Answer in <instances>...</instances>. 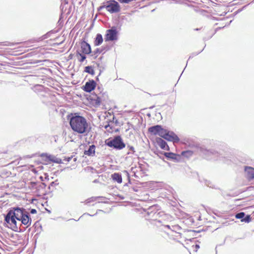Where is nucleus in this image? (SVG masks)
<instances>
[{
  "mask_svg": "<svg viewBox=\"0 0 254 254\" xmlns=\"http://www.w3.org/2000/svg\"><path fill=\"white\" fill-rule=\"evenodd\" d=\"M112 178L113 180L117 181L118 183H121L122 182V176L119 173H114L112 175Z\"/></svg>",
  "mask_w": 254,
  "mask_h": 254,
  "instance_id": "nucleus-17",
  "label": "nucleus"
},
{
  "mask_svg": "<svg viewBox=\"0 0 254 254\" xmlns=\"http://www.w3.org/2000/svg\"><path fill=\"white\" fill-rule=\"evenodd\" d=\"M77 55L80 57V59H78L80 62H83L86 59L85 56L81 53H78Z\"/></svg>",
  "mask_w": 254,
  "mask_h": 254,
  "instance_id": "nucleus-20",
  "label": "nucleus"
},
{
  "mask_svg": "<svg viewBox=\"0 0 254 254\" xmlns=\"http://www.w3.org/2000/svg\"><path fill=\"white\" fill-rule=\"evenodd\" d=\"M192 153L190 151H183L182 153V154L184 156H187V154H189V155H191Z\"/></svg>",
  "mask_w": 254,
  "mask_h": 254,
  "instance_id": "nucleus-23",
  "label": "nucleus"
},
{
  "mask_svg": "<svg viewBox=\"0 0 254 254\" xmlns=\"http://www.w3.org/2000/svg\"><path fill=\"white\" fill-rule=\"evenodd\" d=\"M157 141L159 144L160 147L163 149H166L168 146L167 145L166 142L163 140L162 138H159L157 139Z\"/></svg>",
  "mask_w": 254,
  "mask_h": 254,
  "instance_id": "nucleus-15",
  "label": "nucleus"
},
{
  "mask_svg": "<svg viewBox=\"0 0 254 254\" xmlns=\"http://www.w3.org/2000/svg\"><path fill=\"white\" fill-rule=\"evenodd\" d=\"M103 42V38L100 34H98L94 42L95 45L98 46L101 45Z\"/></svg>",
  "mask_w": 254,
  "mask_h": 254,
  "instance_id": "nucleus-16",
  "label": "nucleus"
},
{
  "mask_svg": "<svg viewBox=\"0 0 254 254\" xmlns=\"http://www.w3.org/2000/svg\"><path fill=\"white\" fill-rule=\"evenodd\" d=\"M164 139L174 142H178L179 140V137L173 132L168 131L164 137Z\"/></svg>",
  "mask_w": 254,
  "mask_h": 254,
  "instance_id": "nucleus-7",
  "label": "nucleus"
},
{
  "mask_svg": "<svg viewBox=\"0 0 254 254\" xmlns=\"http://www.w3.org/2000/svg\"><path fill=\"white\" fill-rule=\"evenodd\" d=\"M246 177L250 180L254 178V168L251 167H246L245 169Z\"/></svg>",
  "mask_w": 254,
  "mask_h": 254,
  "instance_id": "nucleus-11",
  "label": "nucleus"
},
{
  "mask_svg": "<svg viewBox=\"0 0 254 254\" xmlns=\"http://www.w3.org/2000/svg\"><path fill=\"white\" fill-rule=\"evenodd\" d=\"M32 214H35L37 213V210L35 209H32L30 211Z\"/></svg>",
  "mask_w": 254,
  "mask_h": 254,
  "instance_id": "nucleus-26",
  "label": "nucleus"
},
{
  "mask_svg": "<svg viewBox=\"0 0 254 254\" xmlns=\"http://www.w3.org/2000/svg\"><path fill=\"white\" fill-rule=\"evenodd\" d=\"M167 132L168 131L167 130L161 127L159 131L158 135L164 138Z\"/></svg>",
  "mask_w": 254,
  "mask_h": 254,
  "instance_id": "nucleus-18",
  "label": "nucleus"
},
{
  "mask_svg": "<svg viewBox=\"0 0 254 254\" xmlns=\"http://www.w3.org/2000/svg\"><path fill=\"white\" fill-rule=\"evenodd\" d=\"M24 225H26L27 227L29 226L31 224L32 220L30 217L29 215L27 212L21 217V219L19 220Z\"/></svg>",
  "mask_w": 254,
  "mask_h": 254,
  "instance_id": "nucleus-9",
  "label": "nucleus"
},
{
  "mask_svg": "<svg viewBox=\"0 0 254 254\" xmlns=\"http://www.w3.org/2000/svg\"><path fill=\"white\" fill-rule=\"evenodd\" d=\"M121 3H128L130 1H132V0H118Z\"/></svg>",
  "mask_w": 254,
  "mask_h": 254,
  "instance_id": "nucleus-24",
  "label": "nucleus"
},
{
  "mask_svg": "<svg viewBox=\"0 0 254 254\" xmlns=\"http://www.w3.org/2000/svg\"><path fill=\"white\" fill-rule=\"evenodd\" d=\"M160 126H155L149 127L148 129V131L154 135H158L159 130L160 129Z\"/></svg>",
  "mask_w": 254,
  "mask_h": 254,
  "instance_id": "nucleus-14",
  "label": "nucleus"
},
{
  "mask_svg": "<svg viewBox=\"0 0 254 254\" xmlns=\"http://www.w3.org/2000/svg\"><path fill=\"white\" fill-rule=\"evenodd\" d=\"M133 149H134V148H133V147L131 146V147H129V150L134 151Z\"/></svg>",
  "mask_w": 254,
  "mask_h": 254,
  "instance_id": "nucleus-27",
  "label": "nucleus"
},
{
  "mask_svg": "<svg viewBox=\"0 0 254 254\" xmlns=\"http://www.w3.org/2000/svg\"><path fill=\"white\" fill-rule=\"evenodd\" d=\"M104 8L111 13H117L120 11L119 4L114 0H109L104 2L102 6L99 7L98 10H100Z\"/></svg>",
  "mask_w": 254,
  "mask_h": 254,
  "instance_id": "nucleus-2",
  "label": "nucleus"
},
{
  "mask_svg": "<svg viewBox=\"0 0 254 254\" xmlns=\"http://www.w3.org/2000/svg\"><path fill=\"white\" fill-rule=\"evenodd\" d=\"M107 144L110 147L118 149H122L126 146L120 136H116L114 139L108 141Z\"/></svg>",
  "mask_w": 254,
  "mask_h": 254,
  "instance_id": "nucleus-3",
  "label": "nucleus"
},
{
  "mask_svg": "<svg viewBox=\"0 0 254 254\" xmlns=\"http://www.w3.org/2000/svg\"><path fill=\"white\" fill-rule=\"evenodd\" d=\"M165 156L167 158L176 160L177 161H179L181 159V156L179 155H177L173 153L166 152L165 153Z\"/></svg>",
  "mask_w": 254,
  "mask_h": 254,
  "instance_id": "nucleus-12",
  "label": "nucleus"
},
{
  "mask_svg": "<svg viewBox=\"0 0 254 254\" xmlns=\"http://www.w3.org/2000/svg\"><path fill=\"white\" fill-rule=\"evenodd\" d=\"M117 39V32L116 29L112 28L107 30L105 35V41H114Z\"/></svg>",
  "mask_w": 254,
  "mask_h": 254,
  "instance_id": "nucleus-6",
  "label": "nucleus"
},
{
  "mask_svg": "<svg viewBox=\"0 0 254 254\" xmlns=\"http://www.w3.org/2000/svg\"><path fill=\"white\" fill-rule=\"evenodd\" d=\"M26 212V211L24 208L14 207L9 210V215L12 214L17 220H19L21 219V217L23 216Z\"/></svg>",
  "mask_w": 254,
  "mask_h": 254,
  "instance_id": "nucleus-4",
  "label": "nucleus"
},
{
  "mask_svg": "<svg viewBox=\"0 0 254 254\" xmlns=\"http://www.w3.org/2000/svg\"><path fill=\"white\" fill-rule=\"evenodd\" d=\"M250 216H247L246 217L244 218L243 220H242V221L246 222H249L250 221Z\"/></svg>",
  "mask_w": 254,
  "mask_h": 254,
  "instance_id": "nucleus-25",
  "label": "nucleus"
},
{
  "mask_svg": "<svg viewBox=\"0 0 254 254\" xmlns=\"http://www.w3.org/2000/svg\"><path fill=\"white\" fill-rule=\"evenodd\" d=\"M85 71L89 73L93 74L94 72L91 66H88L85 67Z\"/></svg>",
  "mask_w": 254,
  "mask_h": 254,
  "instance_id": "nucleus-19",
  "label": "nucleus"
},
{
  "mask_svg": "<svg viewBox=\"0 0 254 254\" xmlns=\"http://www.w3.org/2000/svg\"><path fill=\"white\" fill-rule=\"evenodd\" d=\"M15 219H16V218L12 214L9 215V211L5 216L4 219L6 223L10 225L11 228L15 231H16L15 229H17Z\"/></svg>",
  "mask_w": 254,
  "mask_h": 254,
  "instance_id": "nucleus-5",
  "label": "nucleus"
},
{
  "mask_svg": "<svg viewBox=\"0 0 254 254\" xmlns=\"http://www.w3.org/2000/svg\"><path fill=\"white\" fill-rule=\"evenodd\" d=\"M245 214L244 212H240L236 215V217L238 219L243 218L245 216Z\"/></svg>",
  "mask_w": 254,
  "mask_h": 254,
  "instance_id": "nucleus-21",
  "label": "nucleus"
},
{
  "mask_svg": "<svg viewBox=\"0 0 254 254\" xmlns=\"http://www.w3.org/2000/svg\"><path fill=\"white\" fill-rule=\"evenodd\" d=\"M96 82L94 80L87 82L84 86V90L87 92H90L93 90L96 87Z\"/></svg>",
  "mask_w": 254,
  "mask_h": 254,
  "instance_id": "nucleus-8",
  "label": "nucleus"
},
{
  "mask_svg": "<svg viewBox=\"0 0 254 254\" xmlns=\"http://www.w3.org/2000/svg\"><path fill=\"white\" fill-rule=\"evenodd\" d=\"M95 146L94 145H90L87 150H85L84 154L88 156H93L95 155Z\"/></svg>",
  "mask_w": 254,
  "mask_h": 254,
  "instance_id": "nucleus-13",
  "label": "nucleus"
},
{
  "mask_svg": "<svg viewBox=\"0 0 254 254\" xmlns=\"http://www.w3.org/2000/svg\"><path fill=\"white\" fill-rule=\"evenodd\" d=\"M81 49L82 53L84 54H89L91 52L90 45L85 41L81 43Z\"/></svg>",
  "mask_w": 254,
  "mask_h": 254,
  "instance_id": "nucleus-10",
  "label": "nucleus"
},
{
  "mask_svg": "<svg viewBox=\"0 0 254 254\" xmlns=\"http://www.w3.org/2000/svg\"><path fill=\"white\" fill-rule=\"evenodd\" d=\"M48 158L50 160L54 162H57L58 163V161L57 160V158H55V157L52 155H50L49 157H48Z\"/></svg>",
  "mask_w": 254,
  "mask_h": 254,
  "instance_id": "nucleus-22",
  "label": "nucleus"
},
{
  "mask_svg": "<svg viewBox=\"0 0 254 254\" xmlns=\"http://www.w3.org/2000/svg\"><path fill=\"white\" fill-rule=\"evenodd\" d=\"M69 124L72 129L78 133L83 134L88 131V124L86 119L82 116L72 117Z\"/></svg>",
  "mask_w": 254,
  "mask_h": 254,
  "instance_id": "nucleus-1",
  "label": "nucleus"
}]
</instances>
